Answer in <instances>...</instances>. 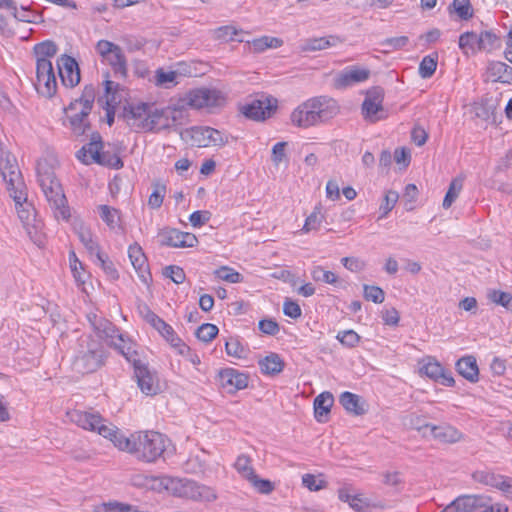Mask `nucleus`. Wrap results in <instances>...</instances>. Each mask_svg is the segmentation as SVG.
Returning a JSON list of instances; mask_svg holds the SVG:
<instances>
[{
  "mask_svg": "<svg viewBox=\"0 0 512 512\" xmlns=\"http://www.w3.org/2000/svg\"><path fill=\"white\" fill-rule=\"evenodd\" d=\"M68 417L79 427L97 432L109 439L119 450L144 463H154L159 458H164L172 446L167 436L152 430L138 431L126 436L95 411L73 410L68 413Z\"/></svg>",
  "mask_w": 512,
  "mask_h": 512,
  "instance_id": "nucleus-1",
  "label": "nucleus"
},
{
  "mask_svg": "<svg viewBox=\"0 0 512 512\" xmlns=\"http://www.w3.org/2000/svg\"><path fill=\"white\" fill-rule=\"evenodd\" d=\"M0 173L10 197L15 202L19 219L23 223L30 239L41 246L43 244L40 232L42 224L35 218V209L27 202L26 185L16 158L6 149L0 140Z\"/></svg>",
  "mask_w": 512,
  "mask_h": 512,
  "instance_id": "nucleus-2",
  "label": "nucleus"
},
{
  "mask_svg": "<svg viewBox=\"0 0 512 512\" xmlns=\"http://www.w3.org/2000/svg\"><path fill=\"white\" fill-rule=\"evenodd\" d=\"M56 160L42 158L37 162V181L57 220L68 221L70 209L62 185L55 174Z\"/></svg>",
  "mask_w": 512,
  "mask_h": 512,
  "instance_id": "nucleus-3",
  "label": "nucleus"
},
{
  "mask_svg": "<svg viewBox=\"0 0 512 512\" xmlns=\"http://www.w3.org/2000/svg\"><path fill=\"white\" fill-rule=\"evenodd\" d=\"M339 113L337 102L327 96L313 97L293 110L291 122L300 128H309L329 121Z\"/></svg>",
  "mask_w": 512,
  "mask_h": 512,
  "instance_id": "nucleus-4",
  "label": "nucleus"
},
{
  "mask_svg": "<svg viewBox=\"0 0 512 512\" xmlns=\"http://www.w3.org/2000/svg\"><path fill=\"white\" fill-rule=\"evenodd\" d=\"M57 51V45L50 40L34 46V53L37 57L35 88L39 94L47 98L53 97L57 92V78L50 60Z\"/></svg>",
  "mask_w": 512,
  "mask_h": 512,
  "instance_id": "nucleus-5",
  "label": "nucleus"
},
{
  "mask_svg": "<svg viewBox=\"0 0 512 512\" xmlns=\"http://www.w3.org/2000/svg\"><path fill=\"white\" fill-rule=\"evenodd\" d=\"M106 357L107 354L101 342L92 336H82L78 340L72 366L77 373H93L104 365Z\"/></svg>",
  "mask_w": 512,
  "mask_h": 512,
  "instance_id": "nucleus-6",
  "label": "nucleus"
},
{
  "mask_svg": "<svg viewBox=\"0 0 512 512\" xmlns=\"http://www.w3.org/2000/svg\"><path fill=\"white\" fill-rule=\"evenodd\" d=\"M96 91L93 85H86L79 98L70 103L66 111L72 132L81 136L89 128L88 116L91 113L95 101Z\"/></svg>",
  "mask_w": 512,
  "mask_h": 512,
  "instance_id": "nucleus-7",
  "label": "nucleus"
},
{
  "mask_svg": "<svg viewBox=\"0 0 512 512\" xmlns=\"http://www.w3.org/2000/svg\"><path fill=\"white\" fill-rule=\"evenodd\" d=\"M166 490L173 495L196 501H213L217 495L213 488L187 478H170Z\"/></svg>",
  "mask_w": 512,
  "mask_h": 512,
  "instance_id": "nucleus-8",
  "label": "nucleus"
},
{
  "mask_svg": "<svg viewBox=\"0 0 512 512\" xmlns=\"http://www.w3.org/2000/svg\"><path fill=\"white\" fill-rule=\"evenodd\" d=\"M162 114L158 110L152 111V106L147 103H138L125 109L124 117L133 129L152 131L159 129L158 123Z\"/></svg>",
  "mask_w": 512,
  "mask_h": 512,
  "instance_id": "nucleus-9",
  "label": "nucleus"
},
{
  "mask_svg": "<svg viewBox=\"0 0 512 512\" xmlns=\"http://www.w3.org/2000/svg\"><path fill=\"white\" fill-rule=\"evenodd\" d=\"M183 105L194 109L220 107L225 102V97L217 89L197 88L189 91L182 99Z\"/></svg>",
  "mask_w": 512,
  "mask_h": 512,
  "instance_id": "nucleus-10",
  "label": "nucleus"
},
{
  "mask_svg": "<svg viewBox=\"0 0 512 512\" xmlns=\"http://www.w3.org/2000/svg\"><path fill=\"white\" fill-rule=\"evenodd\" d=\"M162 246L172 248H191L197 245L198 239L193 233L183 232L176 228H163L158 233Z\"/></svg>",
  "mask_w": 512,
  "mask_h": 512,
  "instance_id": "nucleus-11",
  "label": "nucleus"
},
{
  "mask_svg": "<svg viewBox=\"0 0 512 512\" xmlns=\"http://www.w3.org/2000/svg\"><path fill=\"white\" fill-rule=\"evenodd\" d=\"M218 382L227 393L233 394L248 386L249 376L234 368H224L218 373Z\"/></svg>",
  "mask_w": 512,
  "mask_h": 512,
  "instance_id": "nucleus-12",
  "label": "nucleus"
},
{
  "mask_svg": "<svg viewBox=\"0 0 512 512\" xmlns=\"http://www.w3.org/2000/svg\"><path fill=\"white\" fill-rule=\"evenodd\" d=\"M368 68L359 66H348L339 72L334 78V86L337 89H345L367 81L370 77Z\"/></svg>",
  "mask_w": 512,
  "mask_h": 512,
  "instance_id": "nucleus-13",
  "label": "nucleus"
},
{
  "mask_svg": "<svg viewBox=\"0 0 512 512\" xmlns=\"http://www.w3.org/2000/svg\"><path fill=\"white\" fill-rule=\"evenodd\" d=\"M58 74L62 84L67 88H73L80 82V70L76 60L63 54L57 60Z\"/></svg>",
  "mask_w": 512,
  "mask_h": 512,
  "instance_id": "nucleus-14",
  "label": "nucleus"
},
{
  "mask_svg": "<svg viewBox=\"0 0 512 512\" xmlns=\"http://www.w3.org/2000/svg\"><path fill=\"white\" fill-rule=\"evenodd\" d=\"M382 102V90L376 88L372 91H369L362 104V112L365 118L369 119L371 122L384 119L386 114L383 110Z\"/></svg>",
  "mask_w": 512,
  "mask_h": 512,
  "instance_id": "nucleus-15",
  "label": "nucleus"
},
{
  "mask_svg": "<svg viewBox=\"0 0 512 512\" xmlns=\"http://www.w3.org/2000/svg\"><path fill=\"white\" fill-rule=\"evenodd\" d=\"M129 482L136 488L162 492L167 488L169 477L154 476L142 472H137L131 475Z\"/></svg>",
  "mask_w": 512,
  "mask_h": 512,
  "instance_id": "nucleus-16",
  "label": "nucleus"
},
{
  "mask_svg": "<svg viewBox=\"0 0 512 512\" xmlns=\"http://www.w3.org/2000/svg\"><path fill=\"white\" fill-rule=\"evenodd\" d=\"M134 374L140 390L146 395H155L159 391V385L155 373L149 370L145 363H137Z\"/></svg>",
  "mask_w": 512,
  "mask_h": 512,
  "instance_id": "nucleus-17",
  "label": "nucleus"
},
{
  "mask_svg": "<svg viewBox=\"0 0 512 512\" xmlns=\"http://www.w3.org/2000/svg\"><path fill=\"white\" fill-rule=\"evenodd\" d=\"M128 256L138 277L143 283L147 284L151 280V274L147 258L141 246L137 243L130 245L128 248Z\"/></svg>",
  "mask_w": 512,
  "mask_h": 512,
  "instance_id": "nucleus-18",
  "label": "nucleus"
},
{
  "mask_svg": "<svg viewBox=\"0 0 512 512\" xmlns=\"http://www.w3.org/2000/svg\"><path fill=\"white\" fill-rule=\"evenodd\" d=\"M89 320L91 321L97 334L101 338H104L109 346L112 347L113 342L124 340V334L121 333L119 329L109 320L104 318H97V316H94L93 321L91 318H89Z\"/></svg>",
  "mask_w": 512,
  "mask_h": 512,
  "instance_id": "nucleus-19",
  "label": "nucleus"
},
{
  "mask_svg": "<svg viewBox=\"0 0 512 512\" xmlns=\"http://www.w3.org/2000/svg\"><path fill=\"white\" fill-rule=\"evenodd\" d=\"M146 321L153 326L173 347L184 346L181 339L176 335L172 326L167 324L154 312L148 310L145 315Z\"/></svg>",
  "mask_w": 512,
  "mask_h": 512,
  "instance_id": "nucleus-20",
  "label": "nucleus"
},
{
  "mask_svg": "<svg viewBox=\"0 0 512 512\" xmlns=\"http://www.w3.org/2000/svg\"><path fill=\"white\" fill-rule=\"evenodd\" d=\"M421 372L444 386L451 387L455 384L451 373L446 371L442 365L434 359L429 358L427 363L422 366Z\"/></svg>",
  "mask_w": 512,
  "mask_h": 512,
  "instance_id": "nucleus-21",
  "label": "nucleus"
},
{
  "mask_svg": "<svg viewBox=\"0 0 512 512\" xmlns=\"http://www.w3.org/2000/svg\"><path fill=\"white\" fill-rule=\"evenodd\" d=\"M274 108L276 106H273L268 98L254 99L243 107L242 112L246 117L259 121L269 117Z\"/></svg>",
  "mask_w": 512,
  "mask_h": 512,
  "instance_id": "nucleus-22",
  "label": "nucleus"
},
{
  "mask_svg": "<svg viewBox=\"0 0 512 512\" xmlns=\"http://www.w3.org/2000/svg\"><path fill=\"white\" fill-rule=\"evenodd\" d=\"M481 482L499 489L507 498H512V478L494 474L491 472H481L479 473V478Z\"/></svg>",
  "mask_w": 512,
  "mask_h": 512,
  "instance_id": "nucleus-23",
  "label": "nucleus"
},
{
  "mask_svg": "<svg viewBox=\"0 0 512 512\" xmlns=\"http://www.w3.org/2000/svg\"><path fill=\"white\" fill-rule=\"evenodd\" d=\"M102 149L103 146L100 134L93 133L91 141L77 152V158L85 164H90L92 162L96 163Z\"/></svg>",
  "mask_w": 512,
  "mask_h": 512,
  "instance_id": "nucleus-24",
  "label": "nucleus"
},
{
  "mask_svg": "<svg viewBox=\"0 0 512 512\" xmlns=\"http://www.w3.org/2000/svg\"><path fill=\"white\" fill-rule=\"evenodd\" d=\"M429 428L434 439L442 443H456L462 438V433L450 425H425Z\"/></svg>",
  "mask_w": 512,
  "mask_h": 512,
  "instance_id": "nucleus-25",
  "label": "nucleus"
},
{
  "mask_svg": "<svg viewBox=\"0 0 512 512\" xmlns=\"http://www.w3.org/2000/svg\"><path fill=\"white\" fill-rule=\"evenodd\" d=\"M120 85L114 81H105L106 116L107 123L111 126L114 123V107L121 102L117 95Z\"/></svg>",
  "mask_w": 512,
  "mask_h": 512,
  "instance_id": "nucleus-26",
  "label": "nucleus"
},
{
  "mask_svg": "<svg viewBox=\"0 0 512 512\" xmlns=\"http://www.w3.org/2000/svg\"><path fill=\"white\" fill-rule=\"evenodd\" d=\"M97 211L101 220L109 227V229L124 230L120 210L109 205L101 204L97 206Z\"/></svg>",
  "mask_w": 512,
  "mask_h": 512,
  "instance_id": "nucleus-27",
  "label": "nucleus"
},
{
  "mask_svg": "<svg viewBox=\"0 0 512 512\" xmlns=\"http://www.w3.org/2000/svg\"><path fill=\"white\" fill-rule=\"evenodd\" d=\"M456 370L468 381L475 383L479 379V369L474 356H464L456 362Z\"/></svg>",
  "mask_w": 512,
  "mask_h": 512,
  "instance_id": "nucleus-28",
  "label": "nucleus"
},
{
  "mask_svg": "<svg viewBox=\"0 0 512 512\" xmlns=\"http://www.w3.org/2000/svg\"><path fill=\"white\" fill-rule=\"evenodd\" d=\"M333 403V395L327 391L322 392L314 399V415L318 422L327 421Z\"/></svg>",
  "mask_w": 512,
  "mask_h": 512,
  "instance_id": "nucleus-29",
  "label": "nucleus"
},
{
  "mask_svg": "<svg viewBox=\"0 0 512 512\" xmlns=\"http://www.w3.org/2000/svg\"><path fill=\"white\" fill-rule=\"evenodd\" d=\"M488 72L494 82L512 84V67L504 62H491L488 66Z\"/></svg>",
  "mask_w": 512,
  "mask_h": 512,
  "instance_id": "nucleus-30",
  "label": "nucleus"
},
{
  "mask_svg": "<svg viewBox=\"0 0 512 512\" xmlns=\"http://www.w3.org/2000/svg\"><path fill=\"white\" fill-rule=\"evenodd\" d=\"M179 73L173 70H165L159 67L155 70L153 77L150 79L155 86L165 89H170L178 84L177 76Z\"/></svg>",
  "mask_w": 512,
  "mask_h": 512,
  "instance_id": "nucleus-31",
  "label": "nucleus"
},
{
  "mask_svg": "<svg viewBox=\"0 0 512 512\" xmlns=\"http://www.w3.org/2000/svg\"><path fill=\"white\" fill-rule=\"evenodd\" d=\"M338 42H340V40L336 36L311 38V39H307L301 45V51H303V52L320 51V50H324L326 48L335 46Z\"/></svg>",
  "mask_w": 512,
  "mask_h": 512,
  "instance_id": "nucleus-32",
  "label": "nucleus"
},
{
  "mask_svg": "<svg viewBox=\"0 0 512 512\" xmlns=\"http://www.w3.org/2000/svg\"><path fill=\"white\" fill-rule=\"evenodd\" d=\"M109 63L112 67L114 73L121 77H126L127 75V60L122 51V49L118 46L113 50L107 57L104 59Z\"/></svg>",
  "mask_w": 512,
  "mask_h": 512,
  "instance_id": "nucleus-33",
  "label": "nucleus"
},
{
  "mask_svg": "<svg viewBox=\"0 0 512 512\" xmlns=\"http://www.w3.org/2000/svg\"><path fill=\"white\" fill-rule=\"evenodd\" d=\"M112 347L118 350L128 362L132 363L133 367H135V364L137 363H143L141 360L138 359V353L135 350V344L125 334L124 340L113 342Z\"/></svg>",
  "mask_w": 512,
  "mask_h": 512,
  "instance_id": "nucleus-34",
  "label": "nucleus"
},
{
  "mask_svg": "<svg viewBox=\"0 0 512 512\" xmlns=\"http://www.w3.org/2000/svg\"><path fill=\"white\" fill-rule=\"evenodd\" d=\"M477 496L459 497L447 505L441 512H473L474 507L478 505Z\"/></svg>",
  "mask_w": 512,
  "mask_h": 512,
  "instance_id": "nucleus-35",
  "label": "nucleus"
},
{
  "mask_svg": "<svg viewBox=\"0 0 512 512\" xmlns=\"http://www.w3.org/2000/svg\"><path fill=\"white\" fill-rule=\"evenodd\" d=\"M259 367L263 374L275 375L283 370L284 362L278 354L271 353L259 361Z\"/></svg>",
  "mask_w": 512,
  "mask_h": 512,
  "instance_id": "nucleus-36",
  "label": "nucleus"
},
{
  "mask_svg": "<svg viewBox=\"0 0 512 512\" xmlns=\"http://www.w3.org/2000/svg\"><path fill=\"white\" fill-rule=\"evenodd\" d=\"M339 402L343 408L354 415H362L365 409L360 404V397L354 393L345 391L339 397Z\"/></svg>",
  "mask_w": 512,
  "mask_h": 512,
  "instance_id": "nucleus-37",
  "label": "nucleus"
},
{
  "mask_svg": "<svg viewBox=\"0 0 512 512\" xmlns=\"http://www.w3.org/2000/svg\"><path fill=\"white\" fill-rule=\"evenodd\" d=\"M79 240L87 249L90 255L95 256L100 253V248L97 241L94 239L92 232L84 225H80L77 229Z\"/></svg>",
  "mask_w": 512,
  "mask_h": 512,
  "instance_id": "nucleus-38",
  "label": "nucleus"
},
{
  "mask_svg": "<svg viewBox=\"0 0 512 512\" xmlns=\"http://www.w3.org/2000/svg\"><path fill=\"white\" fill-rule=\"evenodd\" d=\"M385 505L380 501H372L370 498L362 494H355L354 503L351 506L356 512H372L373 509H383Z\"/></svg>",
  "mask_w": 512,
  "mask_h": 512,
  "instance_id": "nucleus-39",
  "label": "nucleus"
},
{
  "mask_svg": "<svg viewBox=\"0 0 512 512\" xmlns=\"http://www.w3.org/2000/svg\"><path fill=\"white\" fill-rule=\"evenodd\" d=\"M244 32L243 30H238L234 26L227 25V26H221L214 31V36L216 39L229 42V41H238L243 42L244 39L239 37Z\"/></svg>",
  "mask_w": 512,
  "mask_h": 512,
  "instance_id": "nucleus-40",
  "label": "nucleus"
},
{
  "mask_svg": "<svg viewBox=\"0 0 512 512\" xmlns=\"http://www.w3.org/2000/svg\"><path fill=\"white\" fill-rule=\"evenodd\" d=\"M191 144L197 147L209 146V127L208 126H195L188 131Z\"/></svg>",
  "mask_w": 512,
  "mask_h": 512,
  "instance_id": "nucleus-41",
  "label": "nucleus"
},
{
  "mask_svg": "<svg viewBox=\"0 0 512 512\" xmlns=\"http://www.w3.org/2000/svg\"><path fill=\"white\" fill-rule=\"evenodd\" d=\"M479 35L475 32H465L459 37V48L463 53L468 54L469 52L475 53L479 50Z\"/></svg>",
  "mask_w": 512,
  "mask_h": 512,
  "instance_id": "nucleus-42",
  "label": "nucleus"
},
{
  "mask_svg": "<svg viewBox=\"0 0 512 512\" xmlns=\"http://www.w3.org/2000/svg\"><path fill=\"white\" fill-rule=\"evenodd\" d=\"M283 41L276 37L262 36L251 42V48L254 52L260 53L268 48H278L282 46Z\"/></svg>",
  "mask_w": 512,
  "mask_h": 512,
  "instance_id": "nucleus-43",
  "label": "nucleus"
},
{
  "mask_svg": "<svg viewBox=\"0 0 512 512\" xmlns=\"http://www.w3.org/2000/svg\"><path fill=\"white\" fill-rule=\"evenodd\" d=\"M96 163L113 169H120L123 167V161L119 155L115 151L109 149H102Z\"/></svg>",
  "mask_w": 512,
  "mask_h": 512,
  "instance_id": "nucleus-44",
  "label": "nucleus"
},
{
  "mask_svg": "<svg viewBox=\"0 0 512 512\" xmlns=\"http://www.w3.org/2000/svg\"><path fill=\"white\" fill-rule=\"evenodd\" d=\"M449 10L455 12L462 20H469L473 16L470 0H453Z\"/></svg>",
  "mask_w": 512,
  "mask_h": 512,
  "instance_id": "nucleus-45",
  "label": "nucleus"
},
{
  "mask_svg": "<svg viewBox=\"0 0 512 512\" xmlns=\"http://www.w3.org/2000/svg\"><path fill=\"white\" fill-rule=\"evenodd\" d=\"M479 51H491L500 45L498 36L491 31H483L479 34Z\"/></svg>",
  "mask_w": 512,
  "mask_h": 512,
  "instance_id": "nucleus-46",
  "label": "nucleus"
},
{
  "mask_svg": "<svg viewBox=\"0 0 512 512\" xmlns=\"http://www.w3.org/2000/svg\"><path fill=\"white\" fill-rule=\"evenodd\" d=\"M487 297L491 302L501 305L507 310L512 309V295L508 292L501 290H489Z\"/></svg>",
  "mask_w": 512,
  "mask_h": 512,
  "instance_id": "nucleus-47",
  "label": "nucleus"
},
{
  "mask_svg": "<svg viewBox=\"0 0 512 512\" xmlns=\"http://www.w3.org/2000/svg\"><path fill=\"white\" fill-rule=\"evenodd\" d=\"M463 182L461 179H454L451 181L448 191L444 197L442 206L444 209H448L451 207L453 202L457 199L460 191L462 190Z\"/></svg>",
  "mask_w": 512,
  "mask_h": 512,
  "instance_id": "nucleus-48",
  "label": "nucleus"
},
{
  "mask_svg": "<svg viewBox=\"0 0 512 512\" xmlns=\"http://www.w3.org/2000/svg\"><path fill=\"white\" fill-rule=\"evenodd\" d=\"M234 467L237 472L247 480H249L255 474V471L251 465V459L244 454L237 457Z\"/></svg>",
  "mask_w": 512,
  "mask_h": 512,
  "instance_id": "nucleus-49",
  "label": "nucleus"
},
{
  "mask_svg": "<svg viewBox=\"0 0 512 512\" xmlns=\"http://www.w3.org/2000/svg\"><path fill=\"white\" fill-rule=\"evenodd\" d=\"M12 16L17 21L28 22V23H37L42 18L41 14H39L35 11H32L30 9V7L24 6V5L20 6V11L18 10V7H17Z\"/></svg>",
  "mask_w": 512,
  "mask_h": 512,
  "instance_id": "nucleus-50",
  "label": "nucleus"
},
{
  "mask_svg": "<svg viewBox=\"0 0 512 512\" xmlns=\"http://www.w3.org/2000/svg\"><path fill=\"white\" fill-rule=\"evenodd\" d=\"M311 277L316 282H323L326 284H335L338 280V277L334 272L324 270L321 266H314L311 269Z\"/></svg>",
  "mask_w": 512,
  "mask_h": 512,
  "instance_id": "nucleus-51",
  "label": "nucleus"
},
{
  "mask_svg": "<svg viewBox=\"0 0 512 512\" xmlns=\"http://www.w3.org/2000/svg\"><path fill=\"white\" fill-rule=\"evenodd\" d=\"M437 55L431 56L427 55L425 56L419 65V75L424 78H430L437 68Z\"/></svg>",
  "mask_w": 512,
  "mask_h": 512,
  "instance_id": "nucleus-52",
  "label": "nucleus"
},
{
  "mask_svg": "<svg viewBox=\"0 0 512 512\" xmlns=\"http://www.w3.org/2000/svg\"><path fill=\"white\" fill-rule=\"evenodd\" d=\"M399 195L396 191L389 190L386 192L383 202L379 207L380 216L379 218H385L389 212L394 208L397 203Z\"/></svg>",
  "mask_w": 512,
  "mask_h": 512,
  "instance_id": "nucleus-53",
  "label": "nucleus"
},
{
  "mask_svg": "<svg viewBox=\"0 0 512 512\" xmlns=\"http://www.w3.org/2000/svg\"><path fill=\"white\" fill-rule=\"evenodd\" d=\"M336 339L343 345L348 348L356 347L360 342V336L352 329L339 331Z\"/></svg>",
  "mask_w": 512,
  "mask_h": 512,
  "instance_id": "nucleus-54",
  "label": "nucleus"
},
{
  "mask_svg": "<svg viewBox=\"0 0 512 512\" xmlns=\"http://www.w3.org/2000/svg\"><path fill=\"white\" fill-rule=\"evenodd\" d=\"M215 276L229 283H239L242 281V275L233 268L222 266L215 271Z\"/></svg>",
  "mask_w": 512,
  "mask_h": 512,
  "instance_id": "nucleus-55",
  "label": "nucleus"
},
{
  "mask_svg": "<svg viewBox=\"0 0 512 512\" xmlns=\"http://www.w3.org/2000/svg\"><path fill=\"white\" fill-rule=\"evenodd\" d=\"M218 327L214 324L205 323L202 324L196 330V337L203 342H210L213 338H215L218 334Z\"/></svg>",
  "mask_w": 512,
  "mask_h": 512,
  "instance_id": "nucleus-56",
  "label": "nucleus"
},
{
  "mask_svg": "<svg viewBox=\"0 0 512 512\" xmlns=\"http://www.w3.org/2000/svg\"><path fill=\"white\" fill-rule=\"evenodd\" d=\"M225 350L229 356L235 358H243L245 355V348L238 338L230 337L225 343Z\"/></svg>",
  "mask_w": 512,
  "mask_h": 512,
  "instance_id": "nucleus-57",
  "label": "nucleus"
},
{
  "mask_svg": "<svg viewBox=\"0 0 512 512\" xmlns=\"http://www.w3.org/2000/svg\"><path fill=\"white\" fill-rule=\"evenodd\" d=\"M363 294L366 300L372 301L377 304L382 303L385 299L384 291L378 286L365 284L363 286Z\"/></svg>",
  "mask_w": 512,
  "mask_h": 512,
  "instance_id": "nucleus-58",
  "label": "nucleus"
},
{
  "mask_svg": "<svg viewBox=\"0 0 512 512\" xmlns=\"http://www.w3.org/2000/svg\"><path fill=\"white\" fill-rule=\"evenodd\" d=\"M248 481L252 487L261 494H270L275 488L270 480L261 479L256 473Z\"/></svg>",
  "mask_w": 512,
  "mask_h": 512,
  "instance_id": "nucleus-59",
  "label": "nucleus"
},
{
  "mask_svg": "<svg viewBox=\"0 0 512 512\" xmlns=\"http://www.w3.org/2000/svg\"><path fill=\"white\" fill-rule=\"evenodd\" d=\"M322 220L323 216L320 213V209L316 207L315 210L306 218L302 230L304 232L317 230L320 227Z\"/></svg>",
  "mask_w": 512,
  "mask_h": 512,
  "instance_id": "nucleus-60",
  "label": "nucleus"
},
{
  "mask_svg": "<svg viewBox=\"0 0 512 512\" xmlns=\"http://www.w3.org/2000/svg\"><path fill=\"white\" fill-rule=\"evenodd\" d=\"M95 257L98 264L101 266V268L108 276H110L112 279L118 278V272L114 267V264L108 259L107 255L100 252L97 255H95Z\"/></svg>",
  "mask_w": 512,
  "mask_h": 512,
  "instance_id": "nucleus-61",
  "label": "nucleus"
},
{
  "mask_svg": "<svg viewBox=\"0 0 512 512\" xmlns=\"http://www.w3.org/2000/svg\"><path fill=\"white\" fill-rule=\"evenodd\" d=\"M229 136L217 129L209 127V146H224Z\"/></svg>",
  "mask_w": 512,
  "mask_h": 512,
  "instance_id": "nucleus-62",
  "label": "nucleus"
},
{
  "mask_svg": "<svg viewBox=\"0 0 512 512\" xmlns=\"http://www.w3.org/2000/svg\"><path fill=\"white\" fill-rule=\"evenodd\" d=\"M258 327L262 333L271 336L276 335L280 330L279 324L273 319L260 320L258 323Z\"/></svg>",
  "mask_w": 512,
  "mask_h": 512,
  "instance_id": "nucleus-63",
  "label": "nucleus"
},
{
  "mask_svg": "<svg viewBox=\"0 0 512 512\" xmlns=\"http://www.w3.org/2000/svg\"><path fill=\"white\" fill-rule=\"evenodd\" d=\"M165 196V187H156L155 190L150 194L148 199V205L152 209H158L163 203Z\"/></svg>",
  "mask_w": 512,
  "mask_h": 512,
  "instance_id": "nucleus-64",
  "label": "nucleus"
}]
</instances>
